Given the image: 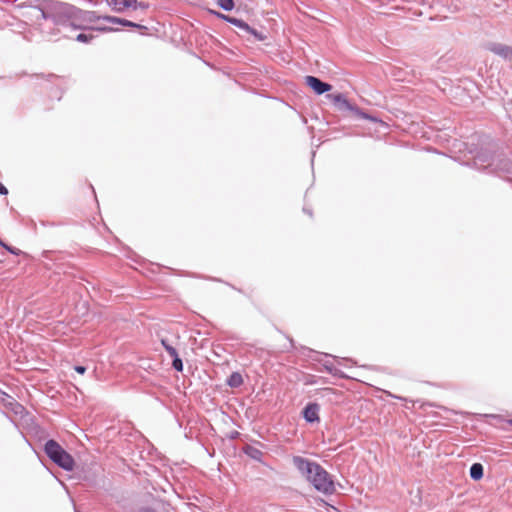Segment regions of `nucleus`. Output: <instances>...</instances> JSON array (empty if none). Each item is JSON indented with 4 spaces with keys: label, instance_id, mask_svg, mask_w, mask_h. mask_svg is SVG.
Here are the masks:
<instances>
[{
    "label": "nucleus",
    "instance_id": "nucleus-22",
    "mask_svg": "<svg viewBox=\"0 0 512 512\" xmlns=\"http://www.w3.org/2000/svg\"><path fill=\"white\" fill-rule=\"evenodd\" d=\"M0 401L5 405V406H9L11 405L13 402H15L14 398L11 397L10 395H8L6 392L2 391L0 389Z\"/></svg>",
    "mask_w": 512,
    "mask_h": 512
},
{
    "label": "nucleus",
    "instance_id": "nucleus-27",
    "mask_svg": "<svg viewBox=\"0 0 512 512\" xmlns=\"http://www.w3.org/2000/svg\"><path fill=\"white\" fill-rule=\"evenodd\" d=\"M242 436H243V435H242L240 432L236 431V430L231 431V432L227 435V437H228L229 439H231V440H234V439L239 438V439H241L242 441H244V440L242 439Z\"/></svg>",
    "mask_w": 512,
    "mask_h": 512
},
{
    "label": "nucleus",
    "instance_id": "nucleus-41",
    "mask_svg": "<svg viewBox=\"0 0 512 512\" xmlns=\"http://www.w3.org/2000/svg\"><path fill=\"white\" fill-rule=\"evenodd\" d=\"M260 456H261V452H260V450H258V458H257V461H258V462H260V461H261Z\"/></svg>",
    "mask_w": 512,
    "mask_h": 512
},
{
    "label": "nucleus",
    "instance_id": "nucleus-6",
    "mask_svg": "<svg viewBox=\"0 0 512 512\" xmlns=\"http://www.w3.org/2000/svg\"><path fill=\"white\" fill-rule=\"evenodd\" d=\"M160 342L164 350L172 359V368L177 372H182L184 369V364L177 349L172 344H170L166 338H162Z\"/></svg>",
    "mask_w": 512,
    "mask_h": 512
},
{
    "label": "nucleus",
    "instance_id": "nucleus-33",
    "mask_svg": "<svg viewBox=\"0 0 512 512\" xmlns=\"http://www.w3.org/2000/svg\"><path fill=\"white\" fill-rule=\"evenodd\" d=\"M40 225L43 226V227H54V226H56V224L54 222H49V221H44V220L40 221Z\"/></svg>",
    "mask_w": 512,
    "mask_h": 512
},
{
    "label": "nucleus",
    "instance_id": "nucleus-11",
    "mask_svg": "<svg viewBox=\"0 0 512 512\" xmlns=\"http://www.w3.org/2000/svg\"><path fill=\"white\" fill-rule=\"evenodd\" d=\"M107 5L114 12L122 13L127 9H131L136 4V0H105Z\"/></svg>",
    "mask_w": 512,
    "mask_h": 512
},
{
    "label": "nucleus",
    "instance_id": "nucleus-24",
    "mask_svg": "<svg viewBox=\"0 0 512 512\" xmlns=\"http://www.w3.org/2000/svg\"><path fill=\"white\" fill-rule=\"evenodd\" d=\"M270 15H274V13H273V12H271V13H270V12H268V13H267V16H270ZM265 20L269 23V28H270L271 30H274V29H275V27L278 25V24H277V21H276L274 18H272V17H268V18H266Z\"/></svg>",
    "mask_w": 512,
    "mask_h": 512
},
{
    "label": "nucleus",
    "instance_id": "nucleus-28",
    "mask_svg": "<svg viewBox=\"0 0 512 512\" xmlns=\"http://www.w3.org/2000/svg\"><path fill=\"white\" fill-rule=\"evenodd\" d=\"M56 252L55 251H52V250H44L41 254V256L44 258V259H47V260H53V255L55 254Z\"/></svg>",
    "mask_w": 512,
    "mask_h": 512
},
{
    "label": "nucleus",
    "instance_id": "nucleus-42",
    "mask_svg": "<svg viewBox=\"0 0 512 512\" xmlns=\"http://www.w3.org/2000/svg\"><path fill=\"white\" fill-rule=\"evenodd\" d=\"M90 188L92 189L93 194H96V191H95V189H94V186H93V185H90Z\"/></svg>",
    "mask_w": 512,
    "mask_h": 512
},
{
    "label": "nucleus",
    "instance_id": "nucleus-32",
    "mask_svg": "<svg viewBox=\"0 0 512 512\" xmlns=\"http://www.w3.org/2000/svg\"><path fill=\"white\" fill-rule=\"evenodd\" d=\"M137 512H156V510L150 506L141 507Z\"/></svg>",
    "mask_w": 512,
    "mask_h": 512
},
{
    "label": "nucleus",
    "instance_id": "nucleus-20",
    "mask_svg": "<svg viewBox=\"0 0 512 512\" xmlns=\"http://www.w3.org/2000/svg\"><path fill=\"white\" fill-rule=\"evenodd\" d=\"M93 38H94V35L92 33L81 32V33L77 34V36L75 37V40L78 42L87 44V43H90Z\"/></svg>",
    "mask_w": 512,
    "mask_h": 512
},
{
    "label": "nucleus",
    "instance_id": "nucleus-34",
    "mask_svg": "<svg viewBox=\"0 0 512 512\" xmlns=\"http://www.w3.org/2000/svg\"><path fill=\"white\" fill-rule=\"evenodd\" d=\"M30 228L33 229L34 231H36L37 229V224L36 222L33 220V219H30V224H29Z\"/></svg>",
    "mask_w": 512,
    "mask_h": 512
},
{
    "label": "nucleus",
    "instance_id": "nucleus-35",
    "mask_svg": "<svg viewBox=\"0 0 512 512\" xmlns=\"http://www.w3.org/2000/svg\"><path fill=\"white\" fill-rule=\"evenodd\" d=\"M387 395H388L389 397H392V398H395V399L405 400V398L400 397V396H396V395L392 394L391 392H387Z\"/></svg>",
    "mask_w": 512,
    "mask_h": 512
},
{
    "label": "nucleus",
    "instance_id": "nucleus-9",
    "mask_svg": "<svg viewBox=\"0 0 512 512\" xmlns=\"http://www.w3.org/2000/svg\"><path fill=\"white\" fill-rule=\"evenodd\" d=\"M485 48L495 55L503 58L504 60H512V46H508L502 43L489 42L485 45Z\"/></svg>",
    "mask_w": 512,
    "mask_h": 512
},
{
    "label": "nucleus",
    "instance_id": "nucleus-45",
    "mask_svg": "<svg viewBox=\"0 0 512 512\" xmlns=\"http://www.w3.org/2000/svg\"><path fill=\"white\" fill-rule=\"evenodd\" d=\"M90 188L92 189L93 194H96V191H95V189H94V186H93V185H90Z\"/></svg>",
    "mask_w": 512,
    "mask_h": 512
},
{
    "label": "nucleus",
    "instance_id": "nucleus-8",
    "mask_svg": "<svg viewBox=\"0 0 512 512\" xmlns=\"http://www.w3.org/2000/svg\"><path fill=\"white\" fill-rule=\"evenodd\" d=\"M320 405L317 402H308L301 411V415L303 419L309 423H319L320 422Z\"/></svg>",
    "mask_w": 512,
    "mask_h": 512
},
{
    "label": "nucleus",
    "instance_id": "nucleus-7",
    "mask_svg": "<svg viewBox=\"0 0 512 512\" xmlns=\"http://www.w3.org/2000/svg\"><path fill=\"white\" fill-rule=\"evenodd\" d=\"M305 84L313 90L316 95H322L332 90V85L312 75L305 77Z\"/></svg>",
    "mask_w": 512,
    "mask_h": 512
},
{
    "label": "nucleus",
    "instance_id": "nucleus-29",
    "mask_svg": "<svg viewBox=\"0 0 512 512\" xmlns=\"http://www.w3.org/2000/svg\"><path fill=\"white\" fill-rule=\"evenodd\" d=\"M74 370H75L78 374L83 375V374H85V372L87 371V367H86V366H84V365H80V364H78V365H75V366H74Z\"/></svg>",
    "mask_w": 512,
    "mask_h": 512
},
{
    "label": "nucleus",
    "instance_id": "nucleus-36",
    "mask_svg": "<svg viewBox=\"0 0 512 512\" xmlns=\"http://www.w3.org/2000/svg\"><path fill=\"white\" fill-rule=\"evenodd\" d=\"M303 212L308 214L309 216H312V210L310 208L304 207Z\"/></svg>",
    "mask_w": 512,
    "mask_h": 512
},
{
    "label": "nucleus",
    "instance_id": "nucleus-46",
    "mask_svg": "<svg viewBox=\"0 0 512 512\" xmlns=\"http://www.w3.org/2000/svg\"><path fill=\"white\" fill-rule=\"evenodd\" d=\"M507 423L512 426V419L507 420Z\"/></svg>",
    "mask_w": 512,
    "mask_h": 512
},
{
    "label": "nucleus",
    "instance_id": "nucleus-38",
    "mask_svg": "<svg viewBox=\"0 0 512 512\" xmlns=\"http://www.w3.org/2000/svg\"><path fill=\"white\" fill-rule=\"evenodd\" d=\"M244 89L252 92V94L256 93V91L253 88H247V87L244 86Z\"/></svg>",
    "mask_w": 512,
    "mask_h": 512
},
{
    "label": "nucleus",
    "instance_id": "nucleus-16",
    "mask_svg": "<svg viewBox=\"0 0 512 512\" xmlns=\"http://www.w3.org/2000/svg\"><path fill=\"white\" fill-rule=\"evenodd\" d=\"M243 383L242 375L239 372H232L227 380L226 384L231 388H237Z\"/></svg>",
    "mask_w": 512,
    "mask_h": 512
},
{
    "label": "nucleus",
    "instance_id": "nucleus-3",
    "mask_svg": "<svg viewBox=\"0 0 512 512\" xmlns=\"http://www.w3.org/2000/svg\"><path fill=\"white\" fill-rule=\"evenodd\" d=\"M67 26L76 30H85V23H93L102 20L103 15L96 11L82 10L67 3Z\"/></svg>",
    "mask_w": 512,
    "mask_h": 512
},
{
    "label": "nucleus",
    "instance_id": "nucleus-4",
    "mask_svg": "<svg viewBox=\"0 0 512 512\" xmlns=\"http://www.w3.org/2000/svg\"><path fill=\"white\" fill-rule=\"evenodd\" d=\"M326 98L331 100L339 111H351L358 118L369 120L374 123L380 122V119H378V117L370 115L369 113L360 109L358 106L349 102L345 95L342 93L327 94Z\"/></svg>",
    "mask_w": 512,
    "mask_h": 512
},
{
    "label": "nucleus",
    "instance_id": "nucleus-5",
    "mask_svg": "<svg viewBox=\"0 0 512 512\" xmlns=\"http://www.w3.org/2000/svg\"><path fill=\"white\" fill-rule=\"evenodd\" d=\"M209 13L213 16H215L216 18L220 19V20H223L227 23H230L231 25L239 28L241 31L245 32L246 34H250L252 35L253 37L256 38V28H254L253 26L249 25L246 21H244L243 19H240V18H237V17H234V16H230V15H226L220 11H217V10H209Z\"/></svg>",
    "mask_w": 512,
    "mask_h": 512
},
{
    "label": "nucleus",
    "instance_id": "nucleus-47",
    "mask_svg": "<svg viewBox=\"0 0 512 512\" xmlns=\"http://www.w3.org/2000/svg\"><path fill=\"white\" fill-rule=\"evenodd\" d=\"M4 263V260L2 259V257H0V264H3Z\"/></svg>",
    "mask_w": 512,
    "mask_h": 512
},
{
    "label": "nucleus",
    "instance_id": "nucleus-43",
    "mask_svg": "<svg viewBox=\"0 0 512 512\" xmlns=\"http://www.w3.org/2000/svg\"><path fill=\"white\" fill-rule=\"evenodd\" d=\"M90 188L92 189L93 194H96V191H95V189H94V186H93V185H90Z\"/></svg>",
    "mask_w": 512,
    "mask_h": 512
},
{
    "label": "nucleus",
    "instance_id": "nucleus-21",
    "mask_svg": "<svg viewBox=\"0 0 512 512\" xmlns=\"http://www.w3.org/2000/svg\"><path fill=\"white\" fill-rule=\"evenodd\" d=\"M88 30H90V31H98V32H101V33H108V32L119 31V29H117V28H113L111 26H106V25L89 27Z\"/></svg>",
    "mask_w": 512,
    "mask_h": 512
},
{
    "label": "nucleus",
    "instance_id": "nucleus-31",
    "mask_svg": "<svg viewBox=\"0 0 512 512\" xmlns=\"http://www.w3.org/2000/svg\"><path fill=\"white\" fill-rule=\"evenodd\" d=\"M7 194H8L7 187L2 182H0V195L6 196Z\"/></svg>",
    "mask_w": 512,
    "mask_h": 512
},
{
    "label": "nucleus",
    "instance_id": "nucleus-48",
    "mask_svg": "<svg viewBox=\"0 0 512 512\" xmlns=\"http://www.w3.org/2000/svg\"><path fill=\"white\" fill-rule=\"evenodd\" d=\"M74 512H80V511H78V510H75Z\"/></svg>",
    "mask_w": 512,
    "mask_h": 512
},
{
    "label": "nucleus",
    "instance_id": "nucleus-17",
    "mask_svg": "<svg viewBox=\"0 0 512 512\" xmlns=\"http://www.w3.org/2000/svg\"><path fill=\"white\" fill-rule=\"evenodd\" d=\"M302 349L304 351H307V356L309 357H312V359L314 361H317V362H322L321 360V356H325V357H332V358H336L335 356L331 355V354H328V353H320V352H317L313 349H310V348H307V347H302Z\"/></svg>",
    "mask_w": 512,
    "mask_h": 512
},
{
    "label": "nucleus",
    "instance_id": "nucleus-23",
    "mask_svg": "<svg viewBox=\"0 0 512 512\" xmlns=\"http://www.w3.org/2000/svg\"><path fill=\"white\" fill-rule=\"evenodd\" d=\"M102 20L111 24L122 25L123 18L111 15H103Z\"/></svg>",
    "mask_w": 512,
    "mask_h": 512
},
{
    "label": "nucleus",
    "instance_id": "nucleus-37",
    "mask_svg": "<svg viewBox=\"0 0 512 512\" xmlns=\"http://www.w3.org/2000/svg\"><path fill=\"white\" fill-rule=\"evenodd\" d=\"M138 26H139V27H135V29H139V30H143V31H146V30H147V27H146V26H144V25H142V24H139V23H138Z\"/></svg>",
    "mask_w": 512,
    "mask_h": 512
},
{
    "label": "nucleus",
    "instance_id": "nucleus-26",
    "mask_svg": "<svg viewBox=\"0 0 512 512\" xmlns=\"http://www.w3.org/2000/svg\"><path fill=\"white\" fill-rule=\"evenodd\" d=\"M123 27H129V28H135V27H139L138 26V23L136 22H133V21H130V20H127L125 18H123V21H122V25Z\"/></svg>",
    "mask_w": 512,
    "mask_h": 512
},
{
    "label": "nucleus",
    "instance_id": "nucleus-2",
    "mask_svg": "<svg viewBox=\"0 0 512 512\" xmlns=\"http://www.w3.org/2000/svg\"><path fill=\"white\" fill-rule=\"evenodd\" d=\"M46 456L59 468L72 472L75 468L74 457L67 452L55 439H48L43 446Z\"/></svg>",
    "mask_w": 512,
    "mask_h": 512
},
{
    "label": "nucleus",
    "instance_id": "nucleus-18",
    "mask_svg": "<svg viewBox=\"0 0 512 512\" xmlns=\"http://www.w3.org/2000/svg\"><path fill=\"white\" fill-rule=\"evenodd\" d=\"M236 449L243 452L251 459L256 460V447H254L253 445L244 443L242 446L237 447Z\"/></svg>",
    "mask_w": 512,
    "mask_h": 512
},
{
    "label": "nucleus",
    "instance_id": "nucleus-25",
    "mask_svg": "<svg viewBox=\"0 0 512 512\" xmlns=\"http://www.w3.org/2000/svg\"><path fill=\"white\" fill-rule=\"evenodd\" d=\"M149 8V4L146 3V2H138V0H136V4L131 7L132 10H137V9H142V10H145V9H148Z\"/></svg>",
    "mask_w": 512,
    "mask_h": 512
},
{
    "label": "nucleus",
    "instance_id": "nucleus-30",
    "mask_svg": "<svg viewBox=\"0 0 512 512\" xmlns=\"http://www.w3.org/2000/svg\"><path fill=\"white\" fill-rule=\"evenodd\" d=\"M271 36L269 34H265L262 30L258 31V41H264L269 39Z\"/></svg>",
    "mask_w": 512,
    "mask_h": 512
},
{
    "label": "nucleus",
    "instance_id": "nucleus-14",
    "mask_svg": "<svg viewBox=\"0 0 512 512\" xmlns=\"http://www.w3.org/2000/svg\"><path fill=\"white\" fill-rule=\"evenodd\" d=\"M323 368L325 369V371L327 373L331 374L334 377H337L339 379H347L348 378V375H346L342 370L336 368L333 365V363H331L329 361H325L323 363Z\"/></svg>",
    "mask_w": 512,
    "mask_h": 512
},
{
    "label": "nucleus",
    "instance_id": "nucleus-39",
    "mask_svg": "<svg viewBox=\"0 0 512 512\" xmlns=\"http://www.w3.org/2000/svg\"><path fill=\"white\" fill-rule=\"evenodd\" d=\"M32 5H39V2L35 1V0H31L30 6L32 7Z\"/></svg>",
    "mask_w": 512,
    "mask_h": 512
},
{
    "label": "nucleus",
    "instance_id": "nucleus-13",
    "mask_svg": "<svg viewBox=\"0 0 512 512\" xmlns=\"http://www.w3.org/2000/svg\"><path fill=\"white\" fill-rule=\"evenodd\" d=\"M469 476L474 481H479L484 476V467L481 463H473L469 469Z\"/></svg>",
    "mask_w": 512,
    "mask_h": 512
},
{
    "label": "nucleus",
    "instance_id": "nucleus-44",
    "mask_svg": "<svg viewBox=\"0 0 512 512\" xmlns=\"http://www.w3.org/2000/svg\"><path fill=\"white\" fill-rule=\"evenodd\" d=\"M90 188L92 189L93 194H96V191H95V189H94V186H93V185H90Z\"/></svg>",
    "mask_w": 512,
    "mask_h": 512
},
{
    "label": "nucleus",
    "instance_id": "nucleus-12",
    "mask_svg": "<svg viewBox=\"0 0 512 512\" xmlns=\"http://www.w3.org/2000/svg\"><path fill=\"white\" fill-rule=\"evenodd\" d=\"M0 247L3 248L6 252L10 253L11 255L18 256V257L21 256L27 260L31 259L30 254H28L25 251H22L21 249L15 247V246L10 245L6 241H4L1 237H0Z\"/></svg>",
    "mask_w": 512,
    "mask_h": 512
},
{
    "label": "nucleus",
    "instance_id": "nucleus-10",
    "mask_svg": "<svg viewBox=\"0 0 512 512\" xmlns=\"http://www.w3.org/2000/svg\"><path fill=\"white\" fill-rule=\"evenodd\" d=\"M47 82H50L53 84V86L50 88V97L56 98L57 100H60L62 97V90H60V81L61 78L55 74H48L42 76Z\"/></svg>",
    "mask_w": 512,
    "mask_h": 512
},
{
    "label": "nucleus",
    "instance_id": "nucleus-19",
    "mask_svg": "<svg viewBox=\"0 0 512 512\" xmlns=\"http://www.w3.org/2000/svg\"><path fill=\"white\" fill-rule=\"evenodd\" d=\"M216 4L224 11L230 12L235 8L234 0H216Z\"/></svg>",
    "mask_w": 512,
    "mask_h": 512
},
{
    "label": "nucleus",
    "instance_id": "nucleus-40",
    "mask_svg": "<svg viewBox=\"0 0 512 512\" xmlns=\"http://www.w3.org/2000/svg\"><path fill=\"white\" fill-rule=\"evenodd\" d=\"M209 279H210V280H213V281H217V282H222V280H221V279H218V278H212V277H211V278H209Z\"/></svg>",
    "mask_w": 512,
    "mask_h": 512
},
{
    "label": "nucleus",
    "instance_id": "nucleus-15",
    "mask_svg": "<svg viewBox=\"0 0 512 512\" xmlns=\"http://www.w3.org/2000/svg\"><path fill=\"white\" fill-rule=\"evenodd\" d=\"M495 170H499L507 176H512V162L507 158L501 159L496 165Z\"/></svg>",
    "mask_w": 512,
    "mask_h": 512
},
{
    "label": "nucleus",
    "instance_id": "nucleus-1",
    "mask_svg": "<svg viewBox=\"0 0 512 512\" xmlns=\"http://www.w3.org/2000/svg\"><path fill=\"white\" fill-rule=\"evenodd\" d=\"M293 463L317 491L326 495H331L336 491L331 475L317 462L295 456Z\"/></svg>",
    "mask_w": 512,
    "mask_h": 512
}]
</instances>
